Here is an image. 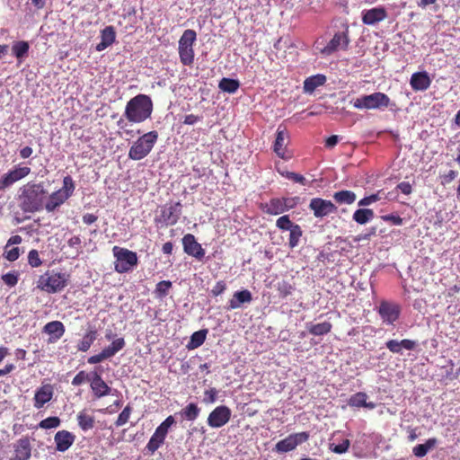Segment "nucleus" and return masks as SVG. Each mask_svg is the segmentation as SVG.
Wrapping results in <instances>:
<instances>
[{
  "instance_id": "nucleus-1",
  "label": "nucleus",
  "mask_w": 460,
  "mask_h": 460,
  "mask_svg": "<svg viewBox=\"0 0 460 460\" xmlns=\"http://www.w3.org/2000/svg\"><path fill=\"white\" fill-rule=\"evenodd\" d=\"M20 190V208L23 212L34 213L45 208L47 191L42 183L28 182Z\"/></svg>"
},
{
  "instance_id": "nucleus-2",
  "label": "nucleus",
  "mask_w": 460,
  "mask_h": 460,
  "mask_svg": "<svg viewBox=\"0 0 460 460\" xmlns=\"http://www.w3.org/2000/svg\"><path fill=\"white\" fill-rule=\"evenodd\" d=\"M153 102L148 95L137 94L126 104L124 116L132 123H141L151 117Z\"/></svg>"
},
{
  "instance_id": "nucleus-3",
  "label": "nucleus",
  "mask_w": 460,
  "mask_h": 460,
  "mask_svg": "<svg viewBox=\"0 0 460 460\" xmlns=\"http://www.w3.org/2000/svg\"><path fill=\"white\" fill-rule=\"evenodd\" d=\"M68 277L64 272L48 270L40 276L37 280V288L49 294L58 293L66 287Z\"/></svg>"
},
{
  "instance_id": "nucleus-4",
  "label": "nucleus",
  "mask_w": 460,
  "mask_h": 460,
  "mask_svg": "<svg viewBox=\"0 0 460 460\" xmlns=\"http://www.w3.org/2000/svg\"><path fill=\"white\" fill-rule=\"evenodd\" d=\"M75 190V184L72 177L65 176L62 188L52 192L45 200V209L49 213L54 212L74 194Z\"/></svg>"
},
{
  "instance_id": "nucleus-5",
  "label": "nucleus",
  "mask_w": 460,
  "mask_h": 460,
  "mask_svg": "<svg viewBox=\"0 0 460 460\" xmlns=\"http://www.w3.org/2000/svg\"><path fill=\"white\" fill-rule=\"evenodd\" d=\"M158 139L156 131H149L138 137L128 150V157L131 160L138 161L146 157L152 151Z\"/></svg>"
},
{
  "instance_id": "nucleus-6",
  "label": "nucleus",
  "mask_w": 460,
  "mask_h": 460,
  "mask_svg": "<svg viewBox=\"0 0 460 460\" xmlns=\"http://www.w3.org/2000/svg\"><path fill=\"white\" fill-rule=\"evenodd\" d=\"M354 108L358 110H374L386 108L390 103L389 97L380 92L362 95L351 101Z\"/></svg>"
},
{
  "instance_id": "nucleus-7",
  "label": "nucleus",
  "mask_w": 460,
  "mask_h": 460,
  "mask_svg": "<svg viewBox=\"0 0 460 460\" xmlns=\"http://www.w3.org/2000/svg\"><path fill=\"white\" fill-rule=\"evenodd\" d=\"M197 34L193 30H186L179 40V56L180 60L184 66H191L194 61L193 45L196 41Z\"/></svg>"
},
{
  "instance_id": "nucleus-8",
  "label": "nucleus",
  "mask_w": 460,
  "mask_h": 460,
  "mask_svg": "<svg viewBox=\"0 0 460 460\" xmlns=\"http://www.w3.org/2000/svg\"><path fill=\"white\" fill-rule=\"evenodd\" d=\"M113 255L116 258L115 270L119 273L129 271L137 263V253L125 248L114 246Z\"/></svg>"
},
{
  "instance_id": "nucleus-9",
  "label": "nucleus",
  "mask_w": 460,
  "mask_h": 460,
  "mask_svg": "<svg viewBox=\"0 0 460 460\" xmlns=\"http://www.w3.org/2000/svg\"><path fill=\"white\" fill-rule=\"evenodd\" d=\"M31 173V168L28 166L15 165L7 173L0 178V190L8 188L14 182L25 178Z\"/></svg>"
},
{
  "instance_id": "nucleus-10",
  "label": "nucleus",
  "mask_w": 460,
  "mask_h": 460,
  "mask_svg": "<svg viewBox=\"0 0 460 460\" xmlns=\"http://www.w3.org/2000/svg\"><path fill=\"white\" fill-rule=\"evenodd\" d=\"M349 43V27L346 26L344 31L337 32L333 35L330 42L321 49L323 55L329 56L332 53L340 49H346Z\"/></svg>"
},
{
  "instance_id": "nucleus-11",
  "label": "nucleus",
  "mask_w": 460,
  "mask_h": 460,
  "mask_svg": "<svg viewBox=\"0 0 460 460\" xmlns=\"http://www.w3.org/2000/svg\"><path fill=\"white\" fill-rule=\"evenodd\" d=\"M232 411L226 405L216 407L208 417V425L213 429H218L225 426L231 418Z\"/></svg>"
},
{
  "instance_id": "nucleus-12",
  "label": "nucleus",
  "mask_w": 460,
  "mask_h": 460,
  "mask_svg": "<svg viewBox=\"0 0 460 460\" xmlns=\"http://www.w3.org/2000/svg\"><path fill=\"white\" fill-rule=\"evenodd\" d=\"M309 438L306 432H299L288 436L286 438L279 441L275 449L279 453H286L294 450L298 445L305 442Z\"/></svg>"
},
{
  "instance_id": "nucleus-13",
  "label": "nucleus",
  "mask_w": 460,
  "mask_h": 460,
  "mask_svg": "<svg viewBox=\"0 0 460 460\" xmlns=\"http://www.w3.org/2000/svg\"><path fill=\"white\" fill-rule=\"evenodd\" d=\"M309 208L316 217H326L332 213L336 212L337 210V208L332 201L320 198L312 199L309 204Z\"/></svg>"
},
{
  "instance_id": "nucleus-14",
  "label": "nucleus",
  "mask_w": 460,
  "mask_h": 460,
  "mask_svg": "<svg viewBox=\"0 0 460 460\" xmlns=\"http://www.w3.org/2000/svg\"><path fill=\"white\" fill-rule=\"evenodd\" d=\"M288 142V133L285 128H281V127H279L277 129V136L276 140L274 142L273 150L279 157L285 160H288L291 157V155L287 150Z\"/></svg>"
},
{
  "instance_id": "nucleus-15",
  "label": "nucleus",
  "mask_w": 460,
  "mask_h": 460,
  "mask_svg": "<svg viewBox=\"0 0 460 460\" xmlns=\"http://www.w3.org/2000/svg\"><path fill=\"white\" fill-rule=\"evenodd\" d=\"M54 395V387L50 384H43L35 391L33 397V406L36 409H41L46 403L49 402Z\"/></svg>"
},
{
  "instance_id": "nucleus-16",
  "label": "nucleus",
  "mask_w": 460,
  "mask_h": 460,
  "mask_svg": "<svg viewBox=\"0 0 460 460\" xmlns=\"http://www.w3.org/2000/svg\"><path fill=\"white\" fill-rule=\"evenodd\" d=\"M293 206L291 199H272L263 205V210L270 215H279L292 208Z\"/></svg>"
},
{
  "instance_id": "nucleus-17",
  "label": "nucleus",
  "mask_w": 460,
  "mask_h": 460,
  "mask_svg": "<svg viewBox=\"0 0 460 460\" xmlns=\"http://www.w3.org/2000/svg\"><path fill=\"white\" fill-rule=\"evenodd\" d=\"M378 313L384 323L393 324L399 317L400 306L396 304L384 301L379 305Z\"/></svg>"
},
{
  "instance_id": "nucleus-18",
  "label": "nucleus",
  "mask_w": 460,
  "mask_h": 460,
  "mask_svg": "<svg viewBox=\"0 0 460 460\" xmlns=\"http://www.w3.org/2000/svg\"><path fill=\"white\" fill-rule=\"evenodd\" d=\"M182 244L184 252L195 257L196 259H202L205 255V252L201 245L196 241L194 235L188 234L182 238Z\"/></svg>"
},
{
  "instance_id": "nucleus-19",
  "label": "nucleus",
  "mask_w": 460,
  "mask_h": 460,
  "mask_svg": "<svg viewBox=\"0 0 460 460\" xmlns=\"http://www.w3.org/2000/svg\"><path fill=\"white\" fill-rule=\"evenodd\" d=\"M387 12L384 7H375L362 12V22L366 25H375L385 20Z\"/></svg>"
},
{
  "instance_id": "nucleus-20",
  "label": "nucleus",
  "mask_w": 460,
  "mask_h": 460,
  "mask_svg": "<svg viewBox=\"0 0 460 460\" xmlns=\"http://www.w3.org/2000/svg\"><path fill=\"white\" fill-rule=\"evenodd\" d=\"M181 214V204L180 202L171 203L162 210V218L166 225L172 226L177 223Z\"/></svg>"
},
{
  "instance_id": "nucleus-21",
  "label": "nucleus",
  "mask_w": 460,
  "mask_h": 460,
  "mask_svg": "<svg viewBox=\"0 0 460 460\" xmlns=\"http://www.w3.org/2000/svg\"><path fill=\"white\" fill-rule=\"evenodd\" d=\"M75 435L67 430H59L54 437L56 449L59 452L66 451L75 442Z\"/></svg>"
},
{
  "instance_id": "nucleus-22",
  "label": "nucleus",
  "mask_w": 460,
  "mask_h": 460,
  "mask_svg": "<svg viewBox=\"0 0 460 460\" xmlns=\"http://www.w3.org/2000/svg\"><path fill=\"white\" fill-rule=\"evenodd\" d=\"M90 384L94 395L98 398L109 395L111 392V388L102 380V376L97 373H93Z\"/></svg>"
},
{
  "instance_id": "nucleus-23",
  "label": "nucleus",
  "mask_w": 460,
  "mask_h": 460,
  "mask_svg": "<svg viewBox=\"0 0 460 460\" xmlns=\"http://www.w3.org/2000/svg\"><path fill=\"white\" fill-rule=\"evenodd\" d=\"M385 346L393 353L402 354V349H414L417 346V342L415 341L408 339H404L402 341L390 340L386 341Z\"/></svg>"
},
{
  "instance_id": "nucleus-24",
  "label": "nucleus",
  "mask_w": 460,
  "mask_h": 460,
  "mask_svg": "<svg viewBox=\"0 0 460 460\" xmlns=\"http://www.w3.org/2000/svg\"><path fill=\"white\" fill-rule=\"evenodd\" d=\"M252 300V293L247 290L236 291L228 301L227 309L234 310L242 307L243 304H249Z\"/></svg>"
},
{
  "instance_id": "nucleus-25",
  "label": "nucleus",
  "mask_w": 460,
  "mask_h": 460,
  "mask_svg": "<svg viewBox=\"0 0 460 460\" xmlns=\"http://www.w3.org/2000/svg\"><path fill=\"white\" fill-rule=\"evenodd\" d=\"M431 84V80L427 72H417L412 74L410 84L414 91H425Z\"/></svg>"
},
{
  "instance_id": "nucleus-26",
  "label": "nucleus",
  "mask_w": 460,
  "mask_h": 460,
  "mask_svg": "<svg viewBox=\"0 0 460 460\" xmlns=\"http://www.w3.org/2000/svg\"><path fill=\"white\" fill-rule=\"evenodd\" d=\"M116 39V32L112 26H107L101 31V41L96 45L97 51H102L110 47Z\"/></svg>"
},
{
  "instance_id": "nucleus-27",
  "label": "nucleus",
  "mask_w": 460,
  "mask_h": 460,
  "mask_svg": "<svg viewBox=\"0 0 460 460\" xmlns=\"http://www.w3.org/2000/svg\"><path fill=\"white\" fill-rule=\"evenodd\" d=\"M31 456V445L28 439L17 441L14 446V457L12 460H28Z\"/></svg>"
},
{
  "instance_id": "nucleus-28",
  "label": "nucleus",
  "mask_w": 460,
  "mask_h": 460,
  "mask_svg": "<svg viewBox=\"0 0 460 460\" xmlns=\"http://www.w3.org/2000/svg\"><path fill=\"white\" fill-rule=\"evenodd\" d=\"M367 395L365 393L358 392L350 396L349 399V405L351 407H365L369 410H373L376 408V403L373 402H367Z\"/></svg>"
},
{
  "instance_id": "nucleus-29",
  "label": "nucleus",
  "mask_w": 460,
  "mask_h": 460,
  "mask_svg": "<svg viewBox=\"0 0 460 460\" xmlns=\"http://www.w3.org/2000/svg\"><path fill=\"white\" fill-rule=\"evenodd\" d=\"M326 77L323 75L318 74L306 78L304 82V92L305 93H313L314 90L325 84Z\"/></svg>"
},
{
  "instance_id": "nucleus-30",
  "label": "nucleus",
  "mask_w": 460,
  "mask_h": 460,
  "mask_svg": "<svg viewBox=\"0 0 460 460\" xmlns=\"http://www.w3.org/2000/svg\"><path fill=\"white\" fill-rule=\"evenodd\" d=\"M77 422L80 429L84 431L92 429L94 427V417L87 412L86 410H83L78 412Z\"/></svg>"
},
{
  "instance_id": "nucleus-31",
  "label": "nucleus",
  "mask_w": 460,
  "mask_h": 460,
  "mask_svg": "<svg viewBox=\"0 0 460 460\" xmlns=\"http://www.w3.org/2000/svg\"><path fill=\"white\" fill-rule=\"evenodd\" d=\"M200 413V408L197 403L190 402L182 408L178 414L184 420L194 421Z\"/></svg>"
},
{
  "instance_id": "nucleus-32",
  "label": "nucleus",
  "mask_w": 460,
  "mask_h": 460,
  "mask_svg": "<svg viewBox=\"0 0 460 460\" xmlns=\"http://www.w3.org/2000/svg\"><path fill=\"white\" fill-rule=\"evenodd\" d=\"M438 444V439L435 438H429L424 444H419L412 448V453L417 457L425 456L429 451L433 449Z\"/></svg>"
},
{
  "instance_id": "nucleus-33",
  "label": "nucleus",
  "mask_w": 460,
  "mask_h": 460,
  "mask_svg": "<svg viewBox=\"0 0 460 460\" xmlns=\"http://www.w3.org/2000/svg\"><path fill=\"white\" fill-rule=\"evenodd\" d=\"M383 198L392 199L394 198V192H389L387 195H385L383 190H379L375 194H372L370 196L361 199L358 201V205L359 207H367V206H369V205L382 199Z\"/></svg>"
},
{
  "instance_id": "nucleus-34",
  "label": "nucleus",
  "mask_w": 460,
  "mask_h": 460,
  "mask_svg": "<svg viewBox=\"0 0 460 460\" xmlns=\"http://www.w3.org/2000/svg\"><path fill=\"white\" fill-rule=\"evenodd\" d=\"M96 330H88L77 345L78 350L84 352L87 351L90 349L91 345L93 343V341L96 340Z\"/></svg>"
},
{
  "instance_id": "nucleus-35",
  "label": "nucleus",
  "mask_w": 460,
  "mask_h": 460,
  "mask_svg": "<svg viewBox=\"0 0 460 460\" xmlns=\"http://www.w3.org/2000/svg\"><path fill=\"white\" fill-rule=\"evenodd\" d=\"M374 211L369 208L357 209L353 214V220L359 225H365L374 218Z\"/></svg>"
},
{
  "instance_id": "nucleus-36",
  "label": "nucleus",
  "mask_w": 460,
  "mask_h": 460,
  "mask_svg": "<svg viewBox=\"0 0 460 460\" xmlns=\"http://www.w3.org/2000/svg\"><path fill=\"white\" fill-rule=\"evenodd\" d=\"M334 200L339 204H352L355 202L357 196L351 190H341L333 194Z\"/></svg>"
},
{
  "instance_id": "nucleus-37",
  "label": "nucleus",
  "mask_w": 460,
  "mask_h": 460,
  "mask_svg": "<svg viewBox=\"0 0 460 460\" xmlns=\"http://www.w3.org/2000/svg\"><path fill=\"white\" fill-rule=\"evenodd\" d=\"M125 346V341L123 338H118L111 342V345L104 348L102 351L103 352L106 358L113 357L116 353L121 350Z\"/></svg>"
},
{
  "instance_id": "nucleus-38",
  "label": "nucleus",
  "mask_w": 460,
  "mask_h": 460,
  "mask_svg": "<svg viewBox=\"0 0 460 460\" xmlns=\"http://www.w3.org/2000/svg\"><path fill=\"white\" fill-rule=\"evenodd\" d=\"M44 331L49 334L54 335L56 339H59L65 332V327L61 322L53 321L45 325Z\"/></svg>"
},
{
  "instance_id": "nucleus-39",
  "label": "nucleus",
  "mask_w": 460,
  "mask_h": 460,
  "mask_svg": "<svg viewBox=\"0 0 460 460\" xmlns=\"http://www.w3.org/2000/svg\"><path fill=\"white\" fill-rule=\"evenodd\" d=\"M239 86L240 83L238 80L226 77L218 84L219 89L228 93H234L238 90Z\"/></svg>"
},
{
  "instance_id": "nucleus-40",
  "label": "nucleus",
  "mask_w": 460,
  "mask_h": 460,
  "mask_svg": "<svg viewBox=\"0 0 460 460\" xmlns=\"http://www.w3.org/2000/svg\"><path fill=\"white\" fill-rule=\"evenodd\" d=\"M175 423L173 416H168L155 429L156 437H163L165 438L169 429Z\"/></svg>"
},
{
  "instance_id": "nucleus-41",
  "label": "nucleus",
  "mask_w": 460,
  "mask_h": 460,
  "mask_svg": "<svg viewBox=\"0 0 460 460\" xmlns=\"http://www.w3.org/2000/svg\"><path fill=\"white\" fill-rule=\"evenodd\" d=\"M207 333H208L207 330H200V331L195 332L190 337L189 348L196 349V348H199V346H201L206 340Z\"/></svg>"
},
{
  "instance_id": "nucleus-42",
  "label": "nucleus",
  "mask_w": 460,
  "mask_h": 460,
  "mask_svg": "<svg viewBox=\"0 0 460 460\" xmlns=\"http://www.w3.org/2000/svg\"><path fill=\"white\" fill-rule=\"evenodd\" d=\"M332 325L328 322H323L320 323L311 324L308 328L310 333L314 335H323L328 333L331 331Z\"/></svg>"
},
{
  "instance_id": "nucleus-43",
  "label": "nucleus",
  "mask_w": 460,
  "mask_h": 460,
  "mask_svg": "<svg viewBox=\"0 0 460 460\" xmlns=\"http://www.w3.org/2000/svg\"><path fill=\"white\" fill-rule=\"evenodd\" d=\"M172 288V282L169 280H163L156 284L155 294L157 298H164L169 293L170 288Z\"/></svg>"
},
{
  "instance_id": "nucleus-44",
  "label": "nucleus",
  "mask_w": 460,
  "mask_h": 460,
  "mask_svg": "<svg viewBox=\"0 0 460 460\" xmlns=\"http://www.w3.org/2000/svg\"><path fill=\"white\" fill-rule=\"evenodd\" d=\"M12 50L17 58H22L27 54L29 50V44L26 41H17L13 45Z\"/></svg>"
},
{
  "instance_id": "nucleus-45",
  "label": "nucleus",
  "mask_w": 460,
  "mask_h": 460,
  "mask_svg": "<svg viewBox=\"0 0 460 460\" xmlns=\"http://www.w3.org/2000/svg\"><path fill=\"white\" fill-rule=\"evenodd\" d=\"M302 235V231L299 226L295 225L290 230L289 234V246L295 248L298 245L299 239Z\"/></svg>"
},
{
  "instance_id": "nucleus-46",
  "label": "nucleus",
  "mask_w": 460,
  "mask_h": 460,
  "mask_svg": "<svg viewBox=\"0 0 460 460\" xmlns=\"http://www.w3.org/2000/svg\"><path fill=\"white\" fill-rule=\"evenodd\" d=\"M164 439L163 437H156V434L154 433L146 445V448L154 453L164 444Z\"/></svg>"
},
{
  "instance_id": "nucleus-47",
  "label": "nucleus",
  "mask_w": 460,
  "mask_h": 460,
  "mask_svg": "<svg viewBox=\"0 0 460 460\" xmlns=\"http://www.w3.org/2000/svg\"><path fill=\"white\" fill-rule=\"evenodd\" d=\"M60 419L58 417H49L41 420L39 427L44 429H55L60 425Z\"/></svg>"
},
{
  "instance_id": "nucleus-48",
  "label": "nucleus",
  "mask_w": 460,
  "mask_h": 460,
  "mask_svg": "<svg viewBox=\"0 0 460 460\" xmlns=\"http://www.w3.org/2000/svg\"><path fill=\"white\" fill-rule=\"evenodd\" d=\"M93 374H88L85 371H80L72 380V385L75 386L81 385L85 382H91Z\"/></svg>"
},
{
  "instance_id": "nucleus-49",
  "label": "nucleus",
  "mask_w": 460,
  "mask_h": 460,
  "mask_svg": "<svg viewBox=\"0 0 460 460\" xmlns=\"http://www.w3.org/2000/svg\"><path fill=\"white\" fill-rule=\"evenodd\" d=\"M277 289L279 292L280 296L286 297L291 295L292 291L294 290V288L289 282L282 280L278 283Z\"/></svg>"
},
{
  "instance_id": "nucleus-50",
  "label": "nucleus",
  "mask_w": 460,
  "mask_h": 460,
  "mask_svg": "<svg viewBox=\"0 0 460 460\" xmlns=\"http://www.w3.org/2000/svg\"><path fill=\"white\" fill-rule=\"evenodd\" d=\"M279 172L282 176H284V177H286V178H288V179H289V180H292V181H294L295 182H298V183H300V184H302V185H305V184L306 180H305V178L303 175H301V174H298V173H296V172H288V171H280V170H279Z\"/></svg>"
},
{
  "instance_id": "nucleus-51",
  "label": "nucleus",
  "mask_w": 460,
  "mask_h": 460,
  "mask_svg": "<svg viewBox=\"0 0 460 460\" xmlns=\"http://www.w3.org/2000/svg\"><path fill=\"white\" fill-rule=\"evenodd\" d=\"M131 407L129 405H127L123 411L119 413L115 424L117 427H121L123 425H125L128 419H129V416L131 414Z\"/></svg>"
},
{
  "instance_id": "nucleus-52",
  "label": "nucleus",
  "mask_w": 460,
  "mask_h": 460,
  "mask_svg": "<svg viewBox=\"0 0 460 460\" xmlns=\"http://www.w3.org/2000/svg\"><path fill=\"white\" fill-rule=\"evenodd\" d=\"M28 263L33 268L40 267L42 264V261L40 258V254L37 250H31L29 252Z\"/></svg>"
},
{
  "instance_id": "nucleus-53",
  "label": "nucleus",
  "mask_w": 460,
  "mask_h": 460,
  "mask_svg": "<svg viewBox=\"0 0 460 460\" xmlns=\"http://www.w3.org/2000/svg\"><path fill=\"white\" fill-rule=\"evenodd\" d=\"M276 226L281 230H291V228L295 226L287 215L280 217L277 220Z\"/></svg>"
},
{
  "instance_id": "nucleus-54",
  "label": "nucleus",
  "mask_w": 460,
  "mask_h": 460,
  "mask_svg": "<svg viewBox=\"0 0 460 460\" xmlns=\"http://www.w3.org/2000/svg\"><path fill=\"white\" fill-rule=\"evenodd\" d=\"M349 445H350L349 440V439H344L339 445L331 444L330 445V449L332 452L336 453V454H343V453L348 451V449L349 447Z\"/></svg>"
},
{
  "instance_id": "nucleus-55",
  "label": "nucleus",
  "mask_w": 460,
  "mask_h": 460,
  "mask_svg": "<svg viewBox=\"0 0 460 460\" xmlns=\"http://www.w3.org/2000/svg\"><path fill=\"white\" fill-rule=\"evenodd\" d=\"M19 255H20L19 248H17V247L11 248V249H8L6 247L4 248V257L9 261H16L19 258Z\"/></svg>"
},
{
  "instance_id": "nucleus-56",
  "label": "nucleus",
  "mask_w": 460,
  "mask_h": 460,
  "mask_svg": "<svg viewBox=\"0 0 460 460\" xmlns=\"http://www.w3.org/2000/svg\"><path fill=\"white\" fill-rule=\"evenodd\" d=\"M2 279H3V281L10 287L15 286L18 282L17 275L13 272H9V273L3 275Z\"/></svg>"
},
{
  "instance_id": "nucleus-57",
  "label": "nucleus",
  "mask_w": 460,
  "mask_h": 460,
  "mask_svg": "<svg viewBox=\"0 0 460 460\" xmlns=\"http://www.w3.org/2000/svg\"><path fill=\"white\" fill-rule=\"evenodd\" d=\"M217 390L216 388H210L205 392V402L208 403H214L217 401Z\"/></svg>"
},
{
  "instance_id": "nucleus-58",
  "label": "nucleus",
  "mask_w": 460,
  "mask_h": 460,
  "mask_svg": "<svg viewBox=\"0 0 460 460\" xmlns=\"http://www.w3.org/2000/svg\"><path fill=\"white\" fill-rule=\"evenodd\" d=\"M382 219L386 222H392L394 226H402V218L399 216L395 215H385L382 217Z\"/></svg>"
},
{
  "instance_id": "nucleus-59",
  "label": "nucleus",
  "mask_w": 460,
  "mask_h": 460,
  "mask_svg": "<svg viewBox=\"0 0 460 460\" xmlns=\"http://www.w3.org/2000/svg\"><path fill=\"white\" fill-rule=\"evenodd\" d=\"M396 190H399L402 193L405 195H410L412 191V187L409 182L402 181L397 185Z\"/></svg>"
},
{
  "instance_id": "nucleus-60",
  "label": "nucleus",
  "mask_w": 460,
  "mask_h": 460,
  "mask_svg": "<svg viewBox=\"0 0 460 460\" xmlns=\"http://www.w3.org/2000/svg\"><path fill=\"white\" fill-rule=\"evenodd\" d=\"M105 359H107V358H105L103 352L102 351L101 353H99L97 355H93V356H91L90 358H88L87 362L89 364H97Z\"/></svg>"
},
{
  "instance_id": "nucleus-61",
  "label": "nucleus",
  "mask_w": 460,
  "mask_h": 460,
  "mask_svg": "<svg viewBox=\"0 0 460 460\" xmlns=\"http://www.w3.org/2000/svg\"><path fill=\"white\" fill-rule=\"evenodd\" d=\"M200 119H201V118H199V116H196L194 114H189L187 116H185L183 123L186 125H194Z\"/></svg>"
},
{
  "instance_id": "nucleus-62",
  "label": "nucleus",
  "mask_w": 460,
  "mask_h": 460,
  "mask_svg": "<svg viewBox=\"0 0 460 460\" xmlns=\"http://www.w3.org/2000/svg\"><path fill=\"white\" fill-rule=\"evenodd\" d=\"M226 289V285L223 281H218L217 282V284L214 286L213 289H212V293L215 295V296H218L220 294H222Z\"/></svg>"
},
{
  "instance_id": "nucleus-63",
  "label": "nucleus",
  "mask_w": 460,
  "mask_h": 460,
  "mask_svg": "<svg viewBox=\"0 0 460 460\" xmlns=\"http://www.w3.org/2000/svg\"><path fill=\"white\" fill-rule=\"evenodd\" d=\"M338 141H339L338 136L332 135L326 139L325 146L328 148H332L333 146H335L337 145Z\"/></svg>"
},
{
  "instance_id": "nucleus-64",
  "label": "nucleus",
  "mask_w": 460,
  "mask_h": 460,
  "mask_svg": "<svg viewBox=\"0 0 460 460\" xmlns=\"http://www.w3.org/2000/svg\"><path fill=\"white\" fill-rule=\"evenodd\" d=\"M33 153V150L30 146H25L20 150V156L22 159L29 158Z\"/></svg>"
}]
</instances>
